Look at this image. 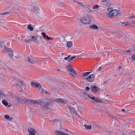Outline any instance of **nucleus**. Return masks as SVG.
<instances>
[{"instance_id": "obj_63", "label": "nucleus", "mask_w": 135, "mask_h": 135, "mask_svg": "<svg viewBox=\"0 0 135 135\" xmlns=\"http://www.w3.org/2000/svg\"><path fill=\"white\" fill-rule=\"evenodd\" d=\"M105 82H104V84H105Z\"/></svg>"}, {"instance_id": "obj_19", "label": "nucleus", "mask_w": 135, "mask_h": 135, "mask_svg": "<svg viewBox=\"0 0 135 135\" xmlns=\"http://www.w3.org/2000/svg\"><path fill=\"white\" fill-rule=\"evenodd\" d=\"M73 45V42L72 41H68L66 44V46L68 47H70Z\"/></svg>"}, {"instance_id": "obj_58", "label": "nucleus", "mask_w": 135, "mask_h": 135, "mask_svg": "<svg viewBox=\"0 0 135 135\" xmlns=\"http://www.w3.org/2000/svg\"><path fill=\"white\" fill-rule=\"evenodd\" d=\"M15 80H17L18 81V79H16V78H15Z\"/></svg>"}, {"instance_id": "obj_11", "label": "nucleus", "mask_w": 135, "mask_h": 135, "mask_svg": "<svg viewBox=\"0 0 135 135\" xmlns=\"http://www.w3.org/2000/svg\"><path fill=\"white\" fill-rule=\"evenodd\" d=\"M68 107L71 113H75L77 114H78L76 110L75 109L74 107H72L71 105H68Z\"/></svg>"}, {"instance_id": "obj_52", "label": "nucleus", "mask_w": 135, "mask_h": 135, "mask_svg": "<svg viewBox=\"0 0 135 135\" xmlns=\"http://www.w3.org/2000/svg\"><path fill=\"white\" fill-rule=\"evenodd\" d=\"M107 0H102V2H107Z\"/></svg>"}, {"instance_id": "obj_44", "label": "nucleus", "mask_w": 135, "mask_h": 135, "mask_svg": "<svg viewBox=\"0 0 135 135\" xmlns=\"http://www.w3.org/2000/svg\"><path fill=\"white\" fill-rule=\"evenodd\" d=\"M110 5H111L110 3L109 2H108L106 4V5L108 6H110Z\"/></svg>"}, {"instance_id": "obj_55", "label": "nucleus", "mask_w": 135, "mask_h": 135, "mask_svg": "<svg viewBox=\"0 0 135 135\" xmlns=\"http://www.w3.org/2000/svg\"><path fill=\"white\" fill-rule=\"evenodd\" d=\"M18 83H16V84H14V85H15L16 86L17 85H18Z\"/></svg>"}, {"instance_id": "obj_22", "label": "nucleus", "mask_w": 135, "mask_h": 135, "mask_svg": "<svg viewBox=\"0 0 135 135\" xmlns=\"http://www.w3.org/2000/svg\"><path fill=\"white\" fill-rule=\"evenodd\" d=\"M90 72H86L83 73L82 74V75L83 76H85L90 74Z\"/></svg>"}, {"instance_id": "obj_28", "label": "nucleus", "mask_w": 135, "mask_h": 135, "mask_svg": "<svg viewBox=\"0 0 135 135\" xmlns=\"http://www.w3.org/2000/svg\"><path fill=\"white\" fill-rule=\"evenodd\" d=\"M76 58V57L74 56H73V57H71L70 58V59L68 60V62H71V61L74 58Z\"/></svg>"}, {"instance_id": "obj_21", "label": "nucleus", "mask_w": 135, "mask_h": 135, "mask_svg": "<svg viewBox=\"0 0 135 135\" xmlns=\"http://www.w3.org/2000/svg\"><path fill=\"white\" fill-rule=\"evenodd\" d=\"M55 101L57 102H61L63 103L64 100L62 99L58 98L55 99Z\"/></svg>"}, {"instance_id": "obj_59", "label": "nucleus", "mask_w": 135, "mask_h": 135, "mask_svg": "<svg viewBox=\"0 0 135 135\" xmlns=\"http://www.w3.org/2000/svg\"><path fill=\"white\" fill-rule=\"evenodd\" d=\"M132 23H135V21H133Z\"/></svg>"}, {"instance_id": "obj_46", "label": "nucleus", "mask_w": 135, "mask_h": 135, "mask_svg": "<svg viewBox=\"0 0 135 135\" xmlns=\"http://www.w3.org/2000/svg\"><path fill=\"white\" fill-rule=\"evenodd\" d=\"M102 69V67H100L97 70V71H99L101 70Z\"/></svg>"}, {"instance_id": "obj_48", "label": "nucleus", "mask_w": 135, "mask_h": 135, "mask_svg": "<svg viewBox=\"0 0 135 135\" xmlns=\"http://www.w3.org/2000/svg\"><path fill=\"white\" fill-rule=\"evenodd\" d=\"M13 119V118L11 117H9V119H8V120H12Z\"/></svg>"}, {"instance_id": "obj_30", "label": "nucleus", "mask_w": 135, "mask_h": 135, "mask_svg": "<svg viewBox=\"0 0 135 135\" xmlns=\"http://www.w3.org/2000/svg\"><path fill=\"white\" fill-rule=\"evenodd\" d=\"M121 23L122 24V25L123 26H126L128 24L127 22H122Z\"/></svg>"}, {"instance_id": "obj_42", "label": "nucleus", "mask_w": 135, "mask_h": 135, "mask_svg": "<svg viewBox=\"0 0 135 135\" xmlns=\"http://www.w3.org/2000/svg\"><path fill=\"white\" fill-rule=\"evenodd\" d=\"M53 122H59V120H58L57 119H53Z\"/></svg>"}, {"instance_id": "obj_16", "label": "nucleus", "mask_w": 135, "mask_h": 135, "mask_svg": "<svg viewBox=\"0 0 135 135\" xmlns=\"http://www.w3.org/2000/svg\"><path fill=\"white\" fill-rule=\"evenodd\" d=\"M30 103H36V104H40L41 103V102L39 101L38 100H32L30 99Z\"/></svg>"}, {"instance_id": "obj_25", "label": "nucleus", "mask_w": 135, "mask_h": 135, "mask_svg": "<svg viewBox=\"0 0 135 135\" xmlns=\"http://www.w3.org/2000/svg\"><path fill=\"white\" fill-rule=\"evenodd\" d=\"M30 99H25L24 101H25V104H28L29 103H30Z\"/></svg>"}, {"instance_id": "obj_3", "label": "nucleus", "mask_w": 135, "mask_h": 135, "mask_svg": "<svg viewBox=\"0 0 135 135\" xmlns=\"http://www.w3.org/2000/svg\"><path fill=\"white\" fill-rule=\"evenodd\" d=\"M40 104L42 106V108L44 109H50V104L49 103L41 102Z\"/></svg>"}, {"instance_id": "obj_14", "label": "nucleus", "mask_w": 135, "mask_h": 135, "mask_svg": "<svg viewBox=\"0 0 135 135\" xmlns=\"http://www.w3.org/2000/svg\"><path fill=\"white\" fill-rule=\"evenodd\" d=\"M91 7V6L89 5H86L85 6H84V8L88 12H91L92 11L90 9Z\"/></svg>"}, {"instance_id": "obj_4", "label": "nucleus", "mask_w": 135, "mask_h": 135, "mask_svg": "<svg viewBox=\"0 0 135 135\" xmlns=\"http://www.w3.org/2000/svg\"><path fill=\"white\" fill-rule=\"evenodd\" d=\"M80 21L84 24H88L91 22V20L88 17H83L80 18Z\"/></svg>"}, {"instance_id": "obj_27", "label": "nucleus", "mask_w": 135, "mask_h": 135, "mask_svg": "<svg viewBox=\"0 0 135 135\" xmlns=\"http://www.w3.org/2000/svg\"><path fill=\"white\" fill-rule=\"evenodd\" d=\"M28 29L30 30L31 31H32L33 28V27L31 26L30 24H29L28 26Z\"/></svg>"}, {"instance_id": "obj_13", "label": "nucleus", "mask_w": 135, "mask_h": 135, "mask_svg": "<svg viewBox=\"0 0 135 135\" xmlns=\"http://www.w3.org/2000/svg\"><path fill=\"white\" fill-rule=\"evenodd\" d=\"M55 133L57 135H69L62 131H60L58 130L56 131Z\"/></svg>"}, {"instance_id": "obj_31", "label": "nucleus", "mask_w": 135, "mask_h": 135, "mask_svg": "<svg viewBox=\"0 0 135 135\" xmlns=\"http://www.w3.org/2000/svg\"><path fill=\"white\" fill-rule=\"evenodd\" d=\"M131 59L135 61V54L132 55L131 56Z\"/></svg>"}, {"instance_id": "obj_10", "label": "nucleus", "mask_w": 135, "mask_h": 135, "mask_svg": "<svg viewBox=\"0 0 135 135\" xmlns=\"http://www.w3.org/2000/svg\"><path fill=\"white\" fill-rule=\"evenodd\" d=\"M90 89L92 90V91L94 92H97L100 89L99 88L96 86L95 85H92Z\"/></svg>"}, {"instance_id": "obj_15", "label": "nucleus", "mask_w": 135, "mask_h": 135, "mask_svg": "<svg viewBox=\"0 0 135 135\" xmlns=\"http://www.w3.org/2000/svg\"><path fill=\"white\" fill-rule=\"evenodd\" d=\"M27 61L30 63L32 64H35L36 62V60L31 59L30 57H28Z\"/></svg>"}, {"instance_id": "obj_53", "label": "nucleus", "mask_w": 135, "mask_h": 135, "mask_svg": "<svg viewBox=\"0 0 135 135\" xmlns=\"http://www.w3.org/2000/svg\"><path fill=\"white\" fill-rule=\"evenodd\" d=\"M122 68L121 66H120L119 67V68H118V70H120V69H122Z\"/></svg>"}, {"instance_id": "obj_2", "label": "nucleus", "mask_w": 135, "mask_h": 135, "mask_svg": "<svg viewBox=\"0 0 135 135\" xmlns=\"http://www.w3.org/2000/svg\"><path fill=\"white\" fill-rule=\"evenodd\" d=\"M119 12V11L118 10H113L110 12H109L108 14V15L110 17L112 18L113 17L117 16Z\"/></svg>"}, {"instance_id": "obj_24", "label": "nucleus", "mask_w": 135, "mask_h": 135, "mask_svg": "<svg viewBox=\"0 0 135 135\" xmlns=\"http://www.w3.org/2000/svg\"><path fill=\"white\" fill-rule=\"evenodd\" d=\"M2 103L5 106H7L8 105V103L5 100H2Z\"/></svg>"}, {"instance_id": "obj_26", "label": "nucleus", "mask_w": 135, "mask_h": 135, "mask_svg": "<svg viewBox=\"0 0 135 135\" xmlns=\"http://www.w3.org/2000/svg\"><path fill=\"white\" fill-rule=\"evenodd\" d=\"M73 1L77 3L78 4H79V5L84 7V6L83 5V3L82 2H80L77 1H75L74 0H73Z\"/></svg>"}, {"instance_id": "obj_60", "label": "nucleus", "mask_w": 135, "mask_h": 135, "mask_svg": "<svg viewBox=\"0 0 135 135\" xmlns=\"http://www.w3.org/2000/svg\"><path fill=\"white\" fill-rule=\"evenodd\" d=\"M83 94H86V93H85V92H84V93H83Z\"/></svg>"}, {"instance_id": "obj_32", "label": "nucleus", "mask_w": 135, "mask_h": 135, "mask_svg": "<svg viewBox=\"0 0 135 135\" xmlns=\"http://www.w3.org/2000/svg\"><path fill=\"white\" fill-rule=\"evenodd\" d=\"M25 100V99H21L19 101V102L23 104H25V101H24Z\"/></svg>"}, {"instance_id": "obj_45", "label": "nucleus", "mask_w": 135, "mask_h": 135, "mask_svg": "<svg viewBox=\"0 0 135 135\" xmlns=\"http://www.w3.org/2000/svg\"><path fill=\"white\" fill-rule=\"evenodd\" d=\"M86 90L87 91H89L90 89V88L88 86H87L86 88Z\"/></svg>"}, {"instance_id": "obj_43", "label": "nucleus", "mask_w": 135, "mask_h": 135, "mask_svg": "<svg viewBox=\"0 0 135 135\" xmlns=\"http://www.w3.org/2000/svg\"><path fill=\"white\" fill-rule=\"evenodd\" d=\"M46 38L47 40H51V37H49L47 35L46 36Z\"/></svg>"}, {"instance_id": "obj_5", "label": "nucleus", "mask_w": 135, "mask_h": 135, "mask_svg": "<svg viewBox=\"0 0 135 135\" xmlns=\"http://www.w3.org/2000/svg\"><path fill=\"white\" fill-rule=\"evenodd\" d=\"M37 38L35 36H32L30 37L29 39H25V40L26 42L28 43H30L31 41H32L34 42H36Z\"/></svg>"}, {"instance_id": "obj_29", "label": "nucleus", "mask_w": 135, "mask_h": 135, "mask_svg": "<svg viewBox=\"0 0 135 135\" xmlns=\"http://www.w3.org/2000/svg\"><path fill=\"white\" fill-rule=\"evenodd\" d=\"M81 56L84 57V58H86L88 57V55L85 54H83L81 55Z\"/></svg>"}, {"instance_id": "obj_6", "label": "nucleus", "mask_w": 135, "mask_h": 135, "mask_svg": "<svg viewBox=\"0 0 135 135\" xmlns=\"http://www.w3.org/2000/svg\"><path fill=\"white\" fill-rule=\"evenodd\" d=\"M88 96L92 100L96 102H102V100L99 99L97 98H96L94 97L92 95L90 94H88Z\"/></svg>"}, {"instance_id": "obj_40", "label": "nucleus", "mask_w": 135, "mask_h": 135, "mask_svg": "<svg viewBox=\"0 0 135 135\" xmlns=\"http://www.w3.org/2000/svg\"><path fill=\"white\" fill-rule=\"evenodd\" d=\"M20 83L22 85L24 86H26V84L25 83H24L23 82L20 81Z\"/></svg>"}, {"instance_id": "obj_7", "label": "nucleus", "mask_w": 135, "mask_h": 135, "mask_svg": "<svg viewBox=\"0 0 135 135\" xmlns=\"http://www.w3.org/2000/svg\"><path fill=\"white\" fill-rule=\"evenodd\" d=\"M94 75L92 74L88 76L86 78V80L89 82H91L93 81L94 80Z\"/></svg>"}, {"instance_id": "obj_56", "label": "nucleus", "mask_w": 135, "mask_h": 135, "mask_svg": "<svg viewBox=\"0 0 135 135\" xmlns=\"http://www.w3.org/2000/svg\"><path fill=\"white\" fill-rule=\"evenodd\" d=\"M70 55H69V56H68L67 57L69 59V58L70 57Z\"/></svg>"}, {"instance_id": "obj_18", "label": "nucleus", "mask_w": 135, "mask_h": 135, "mask_svg": "<svg viewBox=\"0 0 135 135\" xmlns=\"http://www.w3.org/2000/svg\"><path fill=\"white\" fill-rule=\"evenodd\" d=\"M90 27L91 28L94 30L98 29V26L95 25H93L90 26Z\"/></svg>"}, {"instance_id": "obj_47", "label": "nucleus", "mask_w": 135, "mask_h": 135, "mask_svg": "<svg viewBox=\"0 0 135 135\" xmlns=\"http://www.w3.org/2000/svg\"><path fill=\"white\" fill-rule=\"evenodd\" d=\"M69 58L68 57H65L64 58V59L65 60H69Z\"/></svg>"}, {"instance_id": "obj_8", "label": "nucleus", "mask_w": 135, "mask_h": 135, "mask_svg": "<svg viewBox=\"0 0 135 135\" xmlns=\"http://www.w3.org/2000/svg\"><path fill=\"white\" fill-rule=\"evenodd\" d=\"M31 85L33 87L37 88L39 89H42V87L40 84L37 82L35 83L34 82H31Z\"/></svg>"}, {"instance_id": "obj_37", "label": "nucleus", "mask_w": 135, "mask_h": 135, "mask_svg": "<svg viewBox=\"0 0 135 135\" xmlns=\"http://www.w3.org/2000/svg\"><path fill=\"white\" fill-rule=\"evenodd\" d=\"M4 95V94L3 92L2 91H0V97H3Z\"/></svg>"}, {"instance_id": "obj_36", "label": "nucleus", "mask_w": 135, "mask_h": 135, "mask_svg": "<svg viewBox=\"0 0 135 135\" xmlns=\"http://www.w3.org/2000/svg\"><path fill=\"white\" fill-rule=\"evenodd\" d=\"M4 118L8 120L9 118V116L8 115H5L4 116Z\"/></svg>"}, {"instance_id": "obj_23", "label": "nucleus", "mask_w": 135, "mask_h": 135, "mask_svg": "<svg viewBox=\"0 0 135 135\" xmlns=\"http://www.w3.org/2000/svg\"><path fill=\"white\" fill-rule=\"evenodd\" d=\"M84 126L87 129H90L91 128V126L90 125H87L85 124L84 125Z\"/></svg>"}, {"instance_id": "obj_12", "label": "nucleus", "mask_w": 135, "mask_h": 135, "mask_svg": "<svg viewBox=\"0 0 135 135\" xmlns=\"http://www.w3.org/2000/svg\"><path fill=\"white\" fill-rule=\"evenodd\" d=\"M6 49L8 54L10 55V56L11 57H12L13 55V51L9 48L7 47Z\"/></svg>"}, {"instance_id": "obj_50", "label": "nucleus", "mask_w": 135, "mask_h": 135, "mask_svg": "<svg viewBox=\"0 0 135 135\" xmlns=\"http://www.w3.org/2000/svg\"><path fill=\"white\" fill-rule=\"evenodd\" d=\"M97 64H96L93 67V69H94L96 67V66L97 65Z\"/></svg>"}, {"instance_id": "obj_17", "label": "nucleus", "mask_w": 135, "mask_h": 135, "mask_svg": "<svg viewBox=\"0 0 135 135\" xmlns=\"http://www.w3.org/2000/svg\"><path fill=\"white\" fill-rule=\"evenodd\" d=\"M33 8L34 9V11L35 13L37 15L39 14L38 11L39 10V8L37 6H33Z\"/></svg>"}, {"instance_id": "obj_1", "label": "nucleus", "mask_w": 135, "mask_h": 135, "mask_svg": "<svg viewBox=\"0 0 135 135\" xmlns=\"http://www.w3.org/2000/svg\"><path fill=\"white\" fill-rule=\"evenodd\" d=\"M66 68L68 71L70 73H72L75 75H77V73L72 66L70 65H68L66 66Z\"/></svg>"}, {"instance_id": "obj_9", "label": "nucleus", "mask_w": 135, "mask_h": 135, "mask_svg": "<svg viewBox=\"0 0 135 135\" xmlns=\"http://www.w3.org/2000/svg\"><path fill=\"white\" fill-rule=\"evenodd\" d=\"M28 131L29 132V135H35V130L31 128H29L28 129Z\"/></svg>"}, {"instance_id": "obj_38", "label": "nucleus", "mask_w": 135, "mask_h": 135, "mask_svg": "<svg viewBox=\"0 0 135 135\" xmlns=\"http://www.w3.org/2000/svg\"><path fill=\"white\" fill-rule=\"evenodd\" d=\"M112 117L113 119H114V120H117L118 119V118L116 117H115V116H112Z\"/></svg>"}, {"instance_id": "obj_41", "label": "nucleus", "mask_w": 135, "mask_h": 135, "mask_svg": "<svg viewBox=\"0 0 135 135\" xmlns=\"http://www.w3.org/2000/svg\"><path fill=\"white\" fill-rule=\"evenodd\" d=\"M107 10L108 12H110L112 11L113 10L111 8H109Z\"/></svg>"}, {"instance_id": "obj_62", "label": "nucleus", "mask_w": 135, "mask_h": 135, "mask_svg": "<svg viewBox=\"0 0 135 135\" xmlns=\"http://www.w3.org/2000/svg\"><path fill=\"white\" fill-rule=\"evenodd\" d=\"M127 51H130H130L129 50H128Z\"/></svg>"}, {"instance_id": "obj_20", "label": "nucleus", "mask_w": 135, "mask_h": 135, "mask_svg": "<svg viewBox=\"0 0 135 135\" xmlns=\"http://www.w3.org/2000/svg\"><path fill=\"white\" fill-rule=\"evenodd\" d=\"M3 47H6L5 44L3 41H0V47L2 48Z\"/></svg>"}, {"instance_id": "obj_39", "label": "nucleus", "mask_w": 135, "mask_h": 135, "mask_svg": "<svg viewBox=\"0 0 135 135\" xmlns=\"http://www.w3.org/2000/svg\"><path fill=\"white\" fill-rule=\"evenodd\" d=\"M42 35L44 38H46V36L47 35H46V33H45L42 32Z\"/></svg>"}, {"instance_id": "obj_54", "label": "nucleus", "mask_w": 135, "mask_h": 135, "mask_svg": "<svg viewBox=\"0 0 135 135\" xmlns=\"http://www.w3.org/2000/svg\"><path fill=\"white\" fill-rule=\"evenodd\" d=\"M121 110H122V112H124V111H125V109H121Z\"/></svg>"}, {"instance_id": "obj_33", "label": "nucleus", "mask_w": 135, "mask_h": 135, "mask_svg": "<svg viewBox=\"0 0 135 135\" xmlns=\"http://www.w3.org/2000/svg\"><path fill=\"white\" fill-rule=\"evenodd\" d=\"M99 7V6L97 5H96L93 6V9H96L98 8Z\"/></svg>"}, {"instance_id": "obj_57", "label": "nucleus", "mask_w": 135, "mask_h": 135, "mask_svg": "<svg viewBox=\"0 0 135 135\" xmlns=\"http://www.w3.org/2000/svg\"><path fill=\"white\" fill-rule=\"evenodd\" d=\"M93 70H94V69H91V72H92L93 71Z\"/></svg>"}, {"instance_id": "obj_49", "label": "nucleus", "mask_w": 135, "mask_h": 135, "mask_svg": "<svg viewBox=\"0 0 135 135\" xmlns=\"http://www.w3.org/2000/svg\"><path fill=\"white\" fill-rule=\"evenodd\" d=\"M42 92L43 93H44V92H45V93L46 92V91H45V90L44 89H42Z\"/></svg>"}, {"instance_id": "obj_61", "label": "nucleus", "mask_w": 135, "mask_h": 135, "mask_svg": "<svg viewBox=\"0 0 135 135\" xmlns=\"http://www.w3.org/2000/svg\"><path fill=\"white\" fill-rule=\"evenodd\" d=\"M57 70L59 71H60V70L59 69H57Z\"/></svg>"}, {"instance_id": "obj_51", "label": "nucleus", "mask_w": 135, "mask_h": 135, "mask_svg": "<svg viewBox=\"0 0 135 135\" xmlns=\"http://www.w3.org/2000/svg\"><path fill=\"white\" fill-rule=\"evenodd\" d=\"M61 6H63L64 5V4L63 2H61Z\"/></svg>"}, {"instance_id": "obj_35", "label": "nucleus", "mask_w": 135, "mask_h": 135, "mask_svg": "<svg viewBox=\"0 0 135 135\" xmlns=\"http://www.w3.org/2000/svg\"><path fill=\"white\" fill-rule=\"evenodd\" d=\"M9 13V12H5L3 13H0V14L1 15H7Z\"/></svg>"}, {"instance_id": "obj_34", "label": "nucleus", "mask_w": 135, "mask_h": 135, "mask_svg": "<svg viewBox=\"0 0 135 135\" xmlns=\"http://www.w3.org/2000/svg\"><path fill=\"white\" fill-rule=\"evenodd\" d=\"M69 75L70 76H71L73 78H74L75 77V76L76 75H75L72 73H70Z\"/></svg>"}]
</instances>
